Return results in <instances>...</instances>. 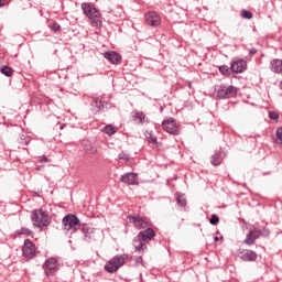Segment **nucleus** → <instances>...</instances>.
Returning a JSON list of instances; mask_svg holds the SVG:
<instances>
[{
    "label": "nucleus",
    "instance_id": "4",
    "mask_svg": "<svg viewBox=\"0 0 282 282\" xmlns=\"http://www.w3.org/2000/svg\"><path fill=\"white\" fill-rule=\"evenodd\" d=\"M31 219L35 228H41L42 226L47 227L52 224L50 215L43 212V209H34Z\"/></svg>",
    "mask_w": 282,
    "mask_h": 282
},
{
    "label": "nucleus",
    "instance_id": "38",
    "mask_svg": "<svg viewBox=\"0 0 282 282\" xmlns=\"http://www.w3.org/2000/svg\"><path fill=\"white\" fill-rule=\"evenodd\" d=\"M7 3L6 0H0V8H6Z\"/></svg>",
    "mask_w": 282,
    "mask_h": 282
},
{
    "label": "nucleus",
    "instance_id": "33",
    "mask_svg": "<svg viewBox=\"0 0 282 282\" xmlns=\"http://www.w3.org/2000/svg\"><path fill=\"white\" fill-rule=\"evenodd\" d=\"M269 118L270 120H279V113H276L275 111H270Z\"/></svg>",
    "mask_w": 282,
    "mask_h": 282
},
{
    "label": "nucleus",
    "instance_id": "8",
    "mask_svg": "<svg viewBox=\"0 0 282 282\" xmlns=\"http://www.w3.org/2000/svg\"><path fill=\"white\" fill-rule=\"evenodd\" d=\"M62 224L64 226V230H73V232H76L78 228H80V219L76 215H66Z\"/></svg>",
    "mask_w": 282,
    "mask_h": 282
},
{
    "label": "nucleus",
    "instance_id": "15",
    "mask_svg": "<svg viewBox=\"0 0 282 282\" xmlns=\"http://www.w3.org/2000/svg\"><path fill=\"white\" fill-rule=\"evenodd\" d=\"M104 56L109 61V63H112V65H118V63L122 61V56H120L116 51L106 52Z\"/></svg>",
    "mask_w": 282,
    "mask_h": 282
},
{
    "label": "nucleus",
    "instance_id": "37",
    "mask_svg": "<svg viewBox=\"0 0 282 282\" xmlns=\"http://www.w3.org/2000/svg\"><path fill=\"white\" fill-rule=\"evenodd\" d=\"M135 263L137 265H140V263H142V257H137Z\"/></svg>",
    "mask_w": 282,
    "mask_h": 282
},
{
    "label": "nucleus",
    "instance_id": "29",
    "mask_svg": "<svg viewBox=\"0 0 282 282\" xmlns=\"http://www.w3.org/2000/svg\"><path fill=\"white\" fill-rule=\"evenodd\" d=\"M209 224L212 226H217V224H219V216H217L216 214L212 215L209 219Z\"/></svg>",
    "mask_w": 282,
    "mask_h": 282
},
{
    "label": "nucleus",
    "instance_id": "35",
    "mask_svg": "<svg viewBox=\"0 0 282 282\" xmlns=\"http://www.w3.org/2000/svg\"><path fill=\"white\" fill-rule=\"evenodd\" d=\"M249 54L250 56H254V54H257V48L249 50Z\"/></svg>",
    "mask_w": 282,
    "mask_h": 282
},
{
    "label": "nucleus",
    "instance_id": "11",
    "mask_svg": "<svg viewBox=\"0 0 282 282\" xmlns=\"http://www.w3.org/2000/svg\"><path fill=\"white\" fill-rule=\"evenodd\" d=\"M82 234L84 235V241L86 243H91L96 241V229L87 224L82 226Z\"/></svg>",
    "mask_w": 282,
    "mask_h": 282
},
{
    "label": "nucleus",
    "instance_id": "7",
    "mask_svg": "<svg viewBox=\"0 0 282 282\" xmlns=\"http://www.w3.org/2000/svg\"><path fill=\"white\" fill-rule=\"evenodd\" d=\"M162 127L166 133H170V135H180V124L175 118L170 117L169 119H165L162 121Z\"/></svg>",
    "mask_w": 282,
    "mask_h": 282
},
{
    "label": "nucleus",
    "instance_id": "26",
    "mask_svg": "<svg viewBox=\"0 0 282 282\" xmlns=\"http://www.w3.org/2000/svg\"><path fill=\"white\" fill-rule=\"evenodd\" d=\"M102 131L107 133V135H113V133H116V129L111 124L104 127Z\"/></svg>",
    "mask_w": 282,
    "mask_h": 282
},
{
    "label": "nucleus",
    "instance_id": "19",
    "mask_svg": "<svg viewBox=\"0 0 282 282\" xmlns=\"http://www.w3.org/2000/svg\"><path fill=\"white\" fill-rule=\"evenodd\" d=\"M270 69L274 74H282V59H272L270 63Z\"/></svg>",
    "mask_w": 282,
    "mask_h": 282
},
{
    "label": "nucleus",
    "instance_id": "13",
    "mask_svg": "<svg viewBox=\"0 0 282 282\" xmlns=\"http://www.w3.org/2000/svg\"><path fill=\"white\" fill-rule=\"evenodd\" d=\"M119 182L128 184L129 186H135V184H138V174L128 172L120 176Z\"/></svg>",
    "mask_w": 282,
    "mask_h": 282
},
{
    "label": "nucleus",
    "instance_id": "22",
    "mask_svg": "<svg viewBox=\"0 0 282 282\" xmlns=\"http://www.w3.org/2000/svg\"><path fill=\"white\" fill-rule=\"evenodd\" d=\"M176 197V203L181 208H184L186 206V198L184 197L183 194H180V192H177L175 194Z\"/></svg>",
    "mask_w": 282,
    "mask_h": 282
},
{
    "label": "nucleus",
    "instance_id": "28",
    "mask_svg": "<svg viewBox=\"0 0 282 282\" xmlns=\"http://www.w3.org/2000/svg\"><path fill=\"white\" fill-rule=\"evenodd\" d=\"M258 235H259V238L260 237H270V230L265 227H263L262 229L258 228Z\"/></svg>",
    "mask_w": 282,
    "mask_h": 282
},
{
    "label": "nucleus",
    "instance_id": "6",
    "mask_svg": "<svg viewBox=\"0 0 282 282\" xmlns=\"http://www.w3.org/2000/svg\"><path fill=\"white\" fill-rule=\"evenodd\" d=\"M128 219H129L130 224H132L134 226V228H137V230H145V228L151 227V220H149V218H147L144 216L130 215V216H128Z\"/></svg>",
    "mask_w": 282,
    "mask_h": 282
},
{
    "label": "nucleus",
    "instance_id": "14",
    "mask_svg": "<svg viewBox=\"0 0 282 282\" xmlns=\"http://www.w3.org/2000/svg\"><path fill=\"white\" fill-rule=\"evenodd\" d=\"M238 257L241 261H257L258 254L250 249H242L239 251Z\"/></svg>",
    "mask_w": 282,
    "mask_h": 282
},
{
    "label": "nucleus",
    "instance_id": "32",
    "mask_svg": "<svg viewBox=\"0 0 282 282\" xmlns=\"http://www.w3.org/2000/svg\"><path fill=\"white\" fill-rule=\"evenodd\" d=\"M275 137L278 138V140H280V142L282 144V127L276 129Z\"/></svg>",
    "mask_w": 282,
    "mask_h": 282
},
{
    "label": "nucleus",
    "instance_id": "1",
    "mask_svg": "<svg viewBox=\"0 0 282 282\" xmlns=\"http://www.w3.org/2000/svg\"><path fill=\"white\" fill-rule=\"evenodd\" d=\"M158 234L153 228L147 227L144 230L140 231L132 241L133 247L135 248L137 252H143L144 246H147L148 241H152V239Z\"/></svg>",
    "mask_w": 282,
    "mask_h": 282
},
{
    "label": "nucleus",
    "instance_id": "18",
    "mask_svg": "<svg viewBox=\"0 0 282 282\" xmlns=\"http://www.w3.org/2000/svg\"><path fill=\"white\" fill-rule=\"evenodd\" d=\"M83 151H85L87 155H94L98 153V149L95 147L94 143L89 141L83 142Z\"/></svg>",
    "mask_w": 282,
    "mask_h": 282
},
{
    "label": "nucleus",
    "instance_id": "27",
    "mask_svg": "<svg viewBox=\"0 0 282 282\" xmlns=\"http://www.w3.org/2000/svg\"><path fill=\"white\" fill-rule=\"evenodd\" d=\"M220 74H223V76H230V67L226 66V65H221L218 67Z\"/></svg>",
    "mask_w": 282,
    "mask_h": 282
},
{
    "label": "nucleus",
    "instance_id": "20",
    "mask_svg": "<svg viewBox=\"0 0 282 282\" xmlns=\"http://www.w3.org/2000/svg\"><path fill=\"white\" fill-rule=\"evenodd\" d=\"M221 151L215 152L210 158V164L213 166H219V164H221Z\"/></svg>",
    "mask_w": 282,
    "mask_h": 282
},
{
    "label": "nucleus",
    "instance_id": "36",
    "mask_svg": "<svg viewBox=\"0 0 282 282\" xmlns=\"http://www.w3.org/2000/svg\"><path fill=\"white\" fill-rule=\"evenodd\" d=\"M40 162H50V159H47V156H41Z\"/></svg>",
    "mask_w": 282,
    "mask_h": 282
},
{
    "label": "nucleus",
    "instance_id": "23",
    "mask_svg": "<svg viewBox=\"0 0 282 282\" xmlns=\"http://www.w3.org/2000/svg\"><path fill=\"white\" fill-rule=\"evenodd\" d=\"M93 107H97L99 111H102L104 109H106L107 104L98 98H95L93 101Z\"/></svg>",
    "mask_w": 282,
    "mask_h": 282
},
{
    "label": "nucleus",
    "instance_id": "39",
    "mask_svg": "<svg viewBox=\"0 0 282 282\" xmlns=\"http://www.w3.org/2000/svg\"><path fill=\"white\" fill-rule=\"evenodd\" d=\"M119 159H120V160H129L128 156H122V154H119Z\"/></svg>",
    "mask_w": 282,
    "mask_h": 282
},
{
    "label": "nucleus",
    "instance_id": "31",
    "mask_svg": "<svg viewBox=\"0 0 282 282\" xmlns=\"http://www.w3.org/2000/svg\"><path fill=\"white\" fill-rule=\"evenodd\" d=\"M18 235H26L28 237H30V235H32V230L28 229V228H22L21 230L17 231Z\"/></svg>",
    "mask_w": 282,
    "mask_h": 282
},
{
    "label": "nucleus",
    "instance_id": "2",
    "mask_svg": "<svg viewBox=\"0 0 282 282\" xmlns=\"http://www.w3.org/2000/svg\"><path fill=\"white\" fill-rule=\"evenodd\" d=\"M82 10L90 21V25L93 28H100L102 25V17L100 15V11L94 7V4L89 2H83Z\"/></svg>",
    "mask_w": 282,
    "mask_h": 282
},
{
    "label": "nucleus",
    "instance_id": "10",
    "mask_svg": "<svg viewBox=\"0 0 282 282\" xmlns=\"http://www.w3.org/2000/svg\"><path fill=\"white\" fill-rule=\"evenodd\" d=\"M22 254L26 259H33V257H36V246L32 240L28 239L24 241L22 246Z\"/></svg>",
    "mask_w": 282,
    "mask_h": 282
},
{
    "label": "nucleus",
    "instance_id": "40",
    "mask_svg": "<svg viewBox=\"0 0 282 282\" xmlns=\"http://www.w3.org/2000/svg\"><path fill=\"white\" fill-rule=\"evenodd\" d=\"M219 239H223V237H220V238L219 237H215L214 238L215 241H219Z\"/></svg>",
    "mask_w": 282,
    "mask_h": 282
},
{
    "label": "nucleus",
    "instance_id": "41",
    "mask_svg": "<svg viewBox=\"0 0 282 282\" xmlns=\"http://www.w3.org/2000/svg\"><path fill=\"white\" fill-rule=\"evenodd\" d=\"M280 89H282V80L280 82Z\"/></svg>",
    "mask_w": 282,
    "mask_h": 282
},
{
    "label": "nucleus",
    "instance_id": "3",
    "mask_svg": "<svg viewBox=\"0 0 282 282\" xmlns=\"http://www.w3.org/2000/svg\"><path fill=\"white\" fill-rule=\"evenodd\" d=\"M128 259H129V254H126V253L115 256L112 259H110L106 263L105 265L106 272H109V274H113V272H118V270H120V268H122V265L127 263Z\"/></svg>",
    "mask_w": 282,
    "mask_h": 282
},
{
    "label": "nucleus",
    "instance_id": "17",
    "mask_svg": "<svg viewBox=\"0 0 282 282\" xmlns=\"http://www.w3.org/2000/svg\"><path fill=\"white\" fill-rule=\"evenodd\" d=\"M256 239H259V228H253V230H250L243 240V243L247 246H253Z\"/></svg>",
    "mask_w": 282,
    "mask_h": 282
},
{
    "label": "nucleus",
    "instance_id": "24",
    "mask_svg": "<svg viewBox=\"0 0 282 282\" xmlns=\"http://www.w3.org/2000/svg\"><path fill=\"white\" fill-rule=\"evenodd\" d=\"M145 138H147L149 144H155V145H158V137H155V135L153 134V132L147 131Z\"/></svg>",
    "mask_w": 282,
    "mask_h": 282
},
{
    "label": "nucleus",
    "instance_id": "25",
    "mask_svg": "<svg viewBox=\"0 0 282 282\" xmlns=\"http://www.w3.org/2000/svg\"><path fill=\"white\" fill-rule=\"evenodd\" d=\"M0 72L1 74H3V76H7L8 78H10L14 74V69H12V67L10 66H3Z\"/></svg>",
    "mask_w": 282,
    "mask_h": 282
},
{
    "label": "nucleus",
    "instance_id": "9",
    "mask_svg": "<svg viewBox=\"0 0 282 282\" xmlns=\"http://www.w3.org/2000/svg\"><path fill=\"white\" fill-rule=\"evenodd\" d=\"M43 270L46 276H54V272L58 270V260L56 258H48L43 264Z\"/></svg>",
    "mask_w": 282,
    "mask_h": 282
},
{
    "label": "nucleus",
    "instance_id": "5",
    "mask_svg": "<svg viewBox=\"0 0 282 282\" xmlns=\"http://www.w3.org/2000/svg\"><path fill=\"white\" fill-rule=\"evenodd\" d=\"M215 91L217 98L223 100L235 98V96H237V87L235 86L218 85L216 86Z\"/></svg>",
    "mask_w": 282,
    "mask_h": 282
},
{
    "label": "nucleus",
    "instance_id": "16",
    "mask_svg": "<svg viewBox=\"0 0 282 282\" xmlns=\"http://www.w3.org/2000/svg\"><path fill=\"white\" fill-rule=\"evenodd\" d=\"M230 70L232 74H241L246 70V61L239 59L231 64Z\"/></svg>",
    "mask_w": 282,
    "mask_h": 282
},
{
    "label": "nucleus",
    "instance_id": "34",
    "mask_svg": "<svg viewBox=\"0 0 282 282\" xmlns=\"http://www.w3.org/2000/svg\"><path fill=\"white\" fill-rule=\"evenodd\" d=\"M51 30H53V32H58V30H61V25L59 24H53L51 26Z\"/></svg>",
    "mask_w": 282,
    "mask_h": 282
},
{
    "label": "nucleus",
    "instance_id": "21",
    "mask_svg": "<svg viewBox=\"0 0 282 282\" xmlns=\"http://www.w3.org/2000/svg\"><path fill=\"white\" fill-rule=\"evenodd\" d=\"M133 120H138L139 124H144V122H147V115H144V112L137 111L133 116Z\"/></svg>",
    "mask_w": 282,
    "mask_h": 282
},
{
    "label": "nucleus",
    "instance_id": "30",
    "mask_svg": "<svg viewBox=\"0 0 282 282\" xmlns=\"http://www.w3.org/2000/svg\"><path fill=\"white\" fill-rule=\"evenodd\" d=\"M240 17H242V19H252V12L248 11V10H242L240 13Z\"/></svg>",
    "mask_w": 282,
    "mask_h": 282
},
{
    "label": "nucleus",
    "instance_id": "12",
    "mask_svg": "<svg viewBox=\"0 0 282 282\" xmlns=\"http://www.w3.org/2000/svg\"><path fill=\"white\" fill-rule=\"evenodd\" d=\"M145 22L148 25H151V28H158L160 23H162V20L160 19V14L154 11H150L145 14Z\"/></svg>",
    "mask_w": 282,
    "mask_h": 282
}]
</instances>
